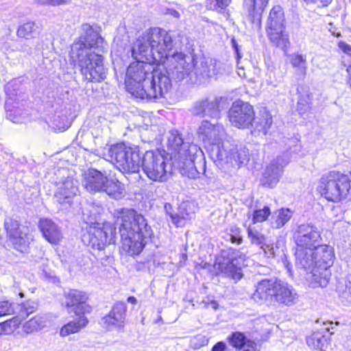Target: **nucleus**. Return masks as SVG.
Returning <instances> with one entry per match:
<instances>
[{
  "instance_id": "obj_1",
  "label": "nucleus",
  "mask_w": 351,
  "mask_h": 351,
  "mask_svg": "<svg viewBox=\"0 0 351 351\" xmlns=\"http://www.w3.org/2000/svg\"><path fill=\"white\" fill-rule=\"evenodd\" d=\"M108 156L110 162L124 173H137L143 167L147 176L153 181L166 180V158L158 149L146 151L143 154L138 145L120 141L110 146Z\"/></svg>"
},
{
  "instance_id": "obj_2",
  "label": "nucleus",
  "mask_w": 351,
  "mask_h": 351,
  "mask_svg": "<svg viewBox=\"0 0 351 351\" xmlns=\"http://www.w3.org/2000/svg\"><path fill=\"white\" fill-rule=\"evenodd\" d=\"M148 60L134 58L126 69L125 90L133 97L147 101L164 97L171 87V80Z\"/></svg>"
},
{
  "instance_id": "obj_3",
  "label": "nucleus",
  "mask_w": 351,
  "mask_h": 351,
  "mask_svg": "<svg viewBox=\"0 0 351 351\" xmlns=\"http://www.w3.org/2000/svg\"><path fill=\"white\" fill-rule=\"evenodd\" d=\"M119 226L121 250L129 256H137L143 250L153 231L145 217L134 208H120L114 217Z\"/></svg>"
},
{
  "instance_id": "obj_4",
  "label": "nucleus",
  "mask_w": 351,
  "mask_h": 351,
  "mask_svg": "<svg viewBox=\"0 0 351 351\" xmlns=\"http://www.w3.org/2000/svg\"><path fill=\"white\" fill-rule=\"evenodd\" d=\"M172 38L164 29L149 27L137 39L136 47L132 49L134 58L162 61L169 56L172 47Z\"/></svg>"
},
{
  "instance_id": "obj_5",
  "label": "nucleus",
  "mask_w": 351,
  "mask_h": 351,
  "mask_svg": "<svg viewBox=\"0 0 351 351\" xmlns=\"http://www.w3.org/2000/svg\"><path fill=\"white\" fill-rule=\"evenodd\" d=\"M253 298L267 305H289L293 302L294 295L287 283L278 278H265L257 282Z\"/></svg>"
},
{
  "instance_id": "obj_6",
  "label": "nucleus",
  "mask_w": 351,
  "mask_h": 351,
  "mask_svg": "<svg viewBox=\"0 0 351 351\" xmlns=\"http://www.w3.org/2000/svg\"><path fill=\"white\" fill-rule=\"evenodd\" d=\"M351 190V180L348 175L332 170L323 174L319 179L317 191L328 202H341L348 198Z\"/></svg>"
},
{
  "instance_id": "obj_7",
  "label": "nucleus",
  "mask_w": 351,
  "mask_h": 351,
  "mask_svg": "<svg viewBox=\"0 0 351 351\" xmlns=\"http://www.w3.org/2000/svg\"><path fill=\"white\" fill-rule=\"evenodd\" d=\"M265 32L270 43L287 51L291 46L284 9L280 5H274L267 18Z\"/></svg>"
},
{
  "instance_id": "obj_8",
  "label": "nucleus",
  "mask_w": 351,
  "mask_h": 351,
  "mask_svg": "<svg viewBox=\"0 0 351 351\" xmlns=\"http://www.w3.org/2000/svg\"><path fill=\"white\" fill-rule=\"evenodd\" d=\"M295 243V255L302 260L309 259L311 253L322 241L321 232L317 228L309 224L300 225L293 235Z\"/></svg>"
},
{
  "instance_id": "obj_9",
  "label": "nucleus",
  "mask_w": 351,
  "mask_h": 351,
  "mask_svg": "<svg viewBox=\"0 0 351 351\" xmlns=\"http://www.w3.org/2000/svg\"><path fill=\"white\" fill-rule=\"evenodd\" d=\"M83 31L84 34L73 42L69 51V58L73 64H75L77 60L85 56L86 50L101 48L104 43V39L99 32L91 25L88 24L84 25Z\"/></svg>"
},
{
  "instance_id": "obj_10",
  "label": "nucleus",
  "mask_w": 351,
  "mask_h": 351,
  "mask_svg": "<svg viewBox=\"0 0 351 351\" xmlns=\"http://www.w3.org/2000/svg\"><path fill=\"white\" fill-rule=\"evenodd\" d=\"M228 118L230 123L240 130L254 127L256 113L254 106L241 99L234 101L228 111Z\"/></svg>"
},
{
  "instance_id": "obj_11",
  "label": "nucleus",
  "mask_w": 351,
  "mask_h": 351,
  "mask_svg": "<svg viewBox=\"0 0 351 351\" xmlns=\"http://www.w3.org/2000/svg\"><path fill=\"white\" fill-rule=\"evenodd\" d=\"M78 62L80 71L84 80L88 82H100L106 78L103 56L94 53H86Z\"/></svg>"
},
{
  "instance_id": "obj_12",
  "label": "nucleus",
  "mask_w": 351,
  "mask_h": 351,
  "mask_svg": "<svg viewBox=\"0 0 351 351\" xmlns=\"http://www.w3.org/2000/svg\"><path fill=\"white\" fill-rule=\"evenodd\" d=\"M83 237L93 249L101 250L115 239L116 228L108 222L94 223L88 227Z\"/></svg>"
},
{
  "instance_id": "obj_13",
  "label": "nucleus",
  "mask_w": 351,
  "mask_h": 351,
  "mask_svg": "<svg viewBox=\"0 0 351 351\" xmlns=\"http://www.w3.org/2000/svg\"><path fill=\"white\" fill-rule=\"evenodd\" d=\"M21 224L19 220L12 217L6 219L3 223L5 232L12 247L16 251L23 253L29 248V241L27 232L21 230Z\"/></svg>"
},
{
  "instance_id": "obj_14",
  "label": "nucleus",
  "mask_w": 351,
  "mask_h": 351,
  "mask_svg": "<svg viewBox=\"0 0 351 351\" xmlns=\"http://www.w3.org/2000/svg\"><path fill=\"white\" fill-rule=\"evenodd\" d=\"M64 306L71 310L75 315L90 314L93 312V306L89 304V293L77 289H71L63 294Z\"/></svg>"
},
{
  "instance_id": "obj_15",
  "label": "nucleus",
  "mask_w": 351,
  "mask_h": 351,
  "mask_svg": "<svg viewBox=\"0 0 351 351\" xmlns=\"http://www.w3.org/2000/svg\"><path fill=\"white\" fill-rule=\"evenodd\" d=\"M127 315V306L121 301L113 304L110 311L102 319V325L108 330L114 328L122 330L124 328Z\"/></svg>"
},
{
  "instance_id": "obj_16",
  "label": "nucleus",
  "mask_w": 351,
  "mask_h": 351,
  "mask_svg": "<svg viewBox=\"0 0 351 351\" xmlns=\"http://www.w3.org/2000/svg\"><path fill=\"white\" fill-rule=\"evenodd\" d=\"M309 259L304 260L312 267L330 268L335 259V252L332 247L328 245H319L308 254Z\"/></svg>"
},
{
  "instance_id": "obj_17",
  "label": "nucleus",
  "mask_w": 351,
  "mask_h": 351,
  "mask_svg": "<svg viewBox=\"0 0 351 351\" xmlns=\"http://www.w3.org/2000/svg\"><path fill=\"white\" fill-rule=\"evenodd\" d=\"M232 250L233 254L237 253V256L230 258L226 264L219 263V269L228 277L235 280H240L243 276L242 268L244 266L246 257L244 254L239 253V251L235 249Z\"/></svg>"
},
{
  "instance_id": "obj_18",
  "label": "nucleus",
  "mask_w": 351,
  "mask_h": 351,
  "mask_svg": "<svg viewBox=\"0 0 351 351\" xmlns=\"http://www.w3.org/2000/svg\"><path fill=\"white\" fill-rule=\"evenodd\" d=\"M167 150L171 159L181 160L190 156L189 146L180 134H173L168 139Z\"/></svg>"
},
{
  "instance_id": "obj_19",
  "label": "nucleus",
  "mask_w": 351,
  "mask_h": 351,
  "mask_svg": "<svg viewBox=\"0 0 351 351\" xmlns=\"http://www.w3.org/2000/svg\"><path fill=\"white\" fill-rule=\"evenodd\" d=\"M38 228L43 237L51 244L57 245L62 239V234L57 224L50 219L41 218Z\"/></svg>"
},
{
  "instance_id": "obj_20",
  "label": "nucleus",
  "mask_w": 351,
  "mask_h": 351,
  "mask_svg": "<svg viewBox=\"0 0 351 351\" xmlns=\"http://www.w3.org/2000/svg\"><path fill=\"white\" fill-rule=\"evenodd\" d=\"M104 182H107V176L95 169H89L84 176V187L92 193L101 192Z\"/></svg>"
},
{
  "instance_id": "obj_21",
  "label": "nucleus",
  "mask_w": 351,
  "mask_h": 351,
  "mask_svg": "<svg viewBox=\"0 0 351 351\" xmlns=\"http://www.w3.org/2000/svg\"><path fill=\"white\" fill-rule=\"evenodd\" d=\"M269 0H243V5L252 23L261 25L263 14Z\"/></svg>"
},
{
  "instance_id": "obj_22",
  "label": "nucleus",
  "mask_w": 351,
  "mask_h": 351,
  "mask_svg": "<svg viewBox=\"0 0 351 351\" xmlns=\"http://www.w3.org/2000/svg\"><path fill=\"white\" fill-rule=\"evenodd\" d=\"M227 340L236 350H243V351H258V343L254 340L247 339L243 332H232L228 337Z\"/></svg>"
},
{
  "instance_id": "obj_23",
  "label": "nucleus",
  "mask_w": 351,
  "mask_h": 351,
  "mask_svg": "<svg viewBox=\"0 0 351 351\" xmlns=\"http://www.w3.org/2000/svg\"><path fill=\"white\" fill-rule=\"evenodd\" d=\"M77 317L64 324L60 329V337H67L78 333L82 329L86 327L89 323L88 319L84 315H76Z\"/></svg>"
},
{
  "instance_id": "obj_24",
  "label": "nucleus",
  "mask_w": 351,
  "mask_h": 351,
  "mask_svg": "<svg viewBox=\"0 0 351 351\" xmlns=\"http://www.w3.org/2000/svg\"><path fill=\"white\" fill-rule=\"evenodd\" d=\"M311 285L313 288L326 287L329 283L331 272L329 268L312 267Z\"/></svg>"
},
{
  "instance_id": "obj_25",
  "label": "nucleus",
  "mask_w": 351,
  "mask_h": 351,
  "mask_svg": "<svg viewBox=\"0 0 351 351\" xmlns=\"http://www.w3.org/2000/svg\"><path fill=\"white\" fill-rule=\"evenodd\" d=\"M47 319L43 314H36L25 322L22 326L25 334H32L43 330L47 325Z\"/></svg>"
},
{
  "instance_id": "obj_26",
  "label": "nucleus",
  "mask_w": 351,
  "mask_h": 351,
  "mask_svg": "<svg viewBox=\"0 0 351 351\" xmlns=\"http://www.w3.org/2000/svg\"><path fill=\"white\" fill-rule=\"evenodd\" d=\"M289 62L295 69V73L299 78L304 79L307 73V60L306 55L294 53L289 57Z\"/></svg>"
},
{
  "instance_id": "obj_27",
  "label": "nucleus",
  "mask_w": 351,
  "mask_h": 351,
  "mask_svg": "<svg viewBox=\"0 0 351 351\" xmlns=\"http://www.w3.org/2000/svg\"><path fill=\"white\" fill-rule=\"evenodd\" d=\"M272 123V116L270 112L267 109L263 108V111L260 112L259 117L255 123L254 130L258 134L262 133L266 135L271 128Z\"/></svg>"
},
{
  "instance_id": "obj_28",
  "label": "nucleus",
  "mask_w": 351,
  "mask_h": 351,
  "mask_svg": "<svg viewBox=\"0 0 351 351\" xmlns=\"http://www.w3.org/2000/svg\"><path fill=\"white\" fill-rule=\"evenodd\" d=\"M125 191L124 184L116 179H108L104 182L102 191L108 195L114 198L120 197L123 195Z\"/></svg>"
},
{
  "instance_id": "obj_29",
  "label": "nucleus",
  "mask_w": 351,
  "mask_h": 351,
  "mask_svg": "<svg viewBox=\"0 0 351 351\" xmlns=\"http://www.w3.org/2000/svg\"><path fill=\"white\" fill-rule=\"evenodd\" d=\"M232 3V0H205L206 8L209 11H214L219 14L230 16L228 8Z\"/></svg>"
},
{
  "instance_id": "obj_30",
  "label": "nucleus",
  "mask_w": 351,
  "mask_h": 351,
  "mask_svg": "<svg viewBox=\"0 0 351 351\" xmlns=\"http://www.w3.org/2000/svg\"><path fill=\"white\" fill-rule=\"evenodd\" d=\"M327 341L326 337L319 332H313L306 339L307 346L313 351H325Z\"/></svg>"
},
{
  "instance_id": "obj_31",
  "label": "nucleus",
  "mask_w": 351,
  "mask_h": 351,
  "mask_svg": "<svg viewBox=\"0 0 351 351\" xmlns=\"http://www.w3.org/2000/svg\"><path fill=\"white\" fill-rule=\"evenodd\" d=\"M21 325V320L19 317L14 316L0 322V336L14 333Z\"/></svg>"
},
{
  "instance_id": "obj_32",
  "label": "nucleus",
  "mask_w": 351,
  "mask_h": 351,
  "mask_svg": "<svg viewBox=\"0 0 351 351\" xmlns=\"http://www.w3.org/2000/svg\"><path fill=\"white\" fill-rule=\"evenodd\" d=\"M275 214L272 223L276 229L282 228L291 218V210L288 208H281L276 210Z\"/></svg>"
},
{
  "instance_id": "obj_33",
  "label": "nucleus",
  "mask_w": 351,
  "mask_h": 351,
  "mask_svg": "<svg viewBox=\"0 0 351 351\" xmlns=\"http://www.w3.org/2000/svg\"><path fill=\"white\" fill-rule=\"evenodd\" d=\"M38 309L36 303L31 300H26L19 304V315L16 317H19L22 321L26 319L30 315L34 313Z\"/></svg>"
},
{
  "instance_id": "obj_34",
  "label": "nucleus",
  "mask_w": 351,
  "mask_h": 351,
  "mask_svg": "<svg viewBox=\"0 0 351 351\" xmlns=\"http://www.w3.org/2000/svg\"><path fill=\"white\" fill-rule=\"evenodd\" d=\"M247 237L252 245L263 247L266 245V237L264 234L254 228L249 226L247 228Z\"/></svg>"
},
{
  "instance_id": "obj_35",
  "label": "nucleus",
  "mask_w": 351,
  "mask_h": 351,
  "mask_svg": "<svg viewBox=\"0 0 351 351\" xmlns=\"http://www.w3.org/2000/svg\"><path fill=\"white\" fill-rule=\"evenodd\" d=\"M36 27L34 22H26L21 25L16 32L17 36L20 38L29 39L34 37Z\"/></svg>"
},
{
  "instance_id": "obj_36",
  "label": "nucleus",
  "mask_w": 351,
  "mask_h": 351,
  "mask_svg": "<svg viewBox=\"0 0 351 351\" xmlns=\"http://www.w3.org/2000/svg\"><path fill=\"white\" fill-rule=\"evenodd\" d=\"M312 100L313 94L311 93L300 96L297 103V109L300 114H304L311 108Z\"/></svg>"
},
{
  "instance_id": "obj_37",
  "label": "nucleus",
  "mask_w": 351,
  "mask_h": 351,
  "mask_svg": "<svg viewBox=\"0 0 351 351\" xmlns=\"http://www.w3.org/2000/svg\"><path fill=\"white\" fill-rule=\"evenodd\" d=\"M271 213V209L267 206H265L263 208L254 210L252 213V223L255 224L267 221Z\"/></svg>"
},
{
  "instance_id": "obj_38",
  "label": "nucleus",
  "mask_w": 351,
  "mask_h": 351,
  "mask_svg": "<svg viewBox=\"0 0 351 351\" xmlns=\"http://www.w3.org/2000/svg\"><path fill=\"white\" fill-rule=\"evenodd\" d=\"M15 314V303L9 300H0V318Z\"/></svg>"
},
{
  "instance_id": "obj_39",
  "label": "nucleus",
  "mask_w": 351,
  "mask_h": 351,
  "mask_svg": "<svg viewBox=\"0 0 351 351\" xmlns=\"http://www.w3.org/2000/svg\"><path fill=\"white\" fill-rule=\"evenodd\" d=\"M230 240L232 243L241 245L243 243L241 230L239 227H232L230 229Z\"/></svg>"
},
{
  "instance_id": "obj_40",
  "label": "nucleus",
  "mask_w": 351,
  "mask_h": 351,
  "mask_svg": "<svg viewBox=\"0 0 351 351\" xmlns=\"http://www.w3.org/2000/svg\"><path fill=\"white\" fill-rule=\"evenodd\" d=\"M337 46L341 51L351 57V45L345 42L344 40H339L337 42Z\"/></svg>"
},
{
  "instance_id": "obj_41",
  "label": "nucleus",
  "mask_w": 351,
  "mask_h": 351,
  "mask_svg": "<svg viewBox=\"0 0 351 351\" xmlns=\"http://www.w3.org/2000/svg\"><path fill=\"white\" fill-rule=\"evenodd\" d=\"M333 0H304L306 4H315L318 3V7L326 8L328 7Z\"/></svg>"
},
{
  "instance_id": "obj_42",
  "label": "nucleus",
  "mask_w": 351,
  "mask_h": 351,
  "mask_svg": "<svg viewBox=\"0 0 351 351\" xmlns=\"http://www.w3.org/2000/svg\"><path fill=\"white\" fill-rule=\"evenodd\" d=\"M227 346L225 342L220 341L217 342L212 348L211 351H226Z\"/></svg>"
},
{
  "instance_id": "obj_43",
  "label": "nucleus",
  "mask_w": 351,
  "mask_h": 351,
  "mask_svg": "<svg viewBox=\"0 0 351 351\" xmlns=\"http://www.w3.org/2000/svg\"><path fill=\"white\" fill-rule=\"evenodd\" d=\"M171 219L173 223L177 226H182V222L184 221V217L178 215H171Z\"/></svg>"
},
{
  "instance_id": "obj_44",
  "label": "nucleus",
  "mask_w": 351,
  "mask_h": 351,
  "mask_svg": "<svg viewBox=\"0 0 351 351\" xmlns=\"http://www.w3.org/2000/svg\"><path fill=\"white\" fill-rule=\"evenodd\" d=\"M49 3L53 5H59L67 3L70 0H49Z\"/></svg>"
},
{
  "instance_id": "obj_45",
  "label": "nucleus",
  "mask_w": 351,
  "mask_h": 351,
  "mask_svg": "<svg viewBox=\"0 0 351 351\" xmlns=\"http://www.w3.org/2000/svg\"><path fill=\"white\" fill-rule=\"evenodd\" d=\"M346 72L348 73L347 82L351 86V64L347 66Z\"/></svg>"
},
{
  "instance_id": "obj_46",
  "label": "nucleus",
  "mask_w": 351,
  "mask_h": 351,
  "mask_svg": "<svg viewBox=\"0 0 351 351\" xmlns=\"http://www.w3.org/2000/svg\"><path fill=\"white\" fill-rule=\"evenodd\" d=\"M127 301L132 304H136L137 303V300L136 298L133 296V295H130L129 296L128 298H127Z\"/></svg>"
},
{
  "instance_id": "obj_47",
  "label": "nucleus",
  "mask_w": 351,
  "mask_h": 351,
  "mask_svg": "<svg viewBox=\"0 0 351 351\" xmlns=\"http://www.w3.org/2000/svg\"><path fill=\"white\" fill-rule=\"evenodd\" d=\"M19 295H20L21 298H23L24 297V294L23 293H20Z\"/></svg>"
},
{
  "instance_id": "obj_48",
  "label": "nucleus",
  "mask_w": 351,
  "mask_h": 351,
  "mask_svg": "<svg viewBox=\"0 0 351 351\" xmlns=\"http://www.w3.org/2000/svg\"><path fill=\"white\" fill-rule=\"evenodd\" d=\"M213 303L216 305V306H215V308H217V302H213Z\"/></svg>"
},
{
  "instance_id": "obj_49",
  "label": "nucleus",
  "mask_w": 351,
  "mask_h": 351,
  "mask_svg": "<svg viewBox=\"0 0 351 351\" xmlns=\"http://www.w3.org/2000/svg\"><path fill=\"white\" fill-rule=\"evenodd\" d=\"M234 44L235 48L237 49V44L235 43V42H234Z\"/></svg>"
},
{
  "instance_id": "obj_50",
  "label": "nucleus",
  "mask_w": 351,
  "mask_h": 351,
  "mask_svg": "<svg viewBox=\"0 0 351 351\" xmlns=\"http://www.w3.org/2000/svg\"><path fill=\"white\" fill-rule=\"evenodd\" d=\"M266 173H267L268 176H270V173H269V172L268 171H267Z\"/></svg>"
}]
</instances>
